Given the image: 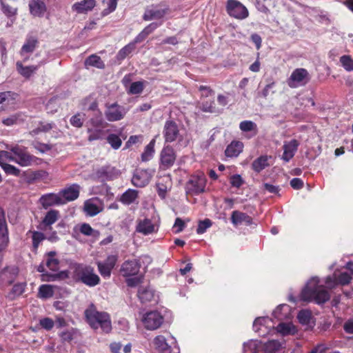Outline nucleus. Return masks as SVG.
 Segmentation results:
<instances>
[{"instance_id": "obj_1", "label": "nucleus", "mask_w": 353, "mask_h": 353, "mask_svg": "<svg viewBox=\"0 0 353 353\" xmlns=\"http://www.w3.org/2000/svg\"><path fill=\"white\" fill-rule=\"evenodd\" d=\"M87 323L94 330L101 329L102 332L109 333L112 330L110 314L106 312H100L94 304L90 303L84 311Z\"/></svg>"}, {"instance_id": "obj_2", "label": "nucleus", "mask_w": 353, "mask_h": 353, "mask_svg": "<svg viewBox=\"0 0 353 353\" xmlns=\"http://www.w3.org/2000/svg\"><path fill=\"white\" fill-rule=\"evenodd\" d=\"M319 283L318 277L312 278L302 290L300 294L301 300L307 302L314 301L317 304L327 302L330 298V294L323 285Z\"/></svg>"}, {"instance_id": "obj_3", "label": "nucleus", "mask_w": 353, "mask_h": 353, "mask_svg": "<svg viewBox=\"0 0 353 353\" xmlns=\"http://www.w3.org/2000/svg\"><path fill=\"white\" fill-rule=\"evenodd\" d=\"M73 278L88 287H94L99 284L100 278L94 272V270L90 265L82 263H76L72 267Z\"/></svg>"}, {"instance_id": "obj_4", "label": "nucleus", "mask_w": 353, "mask_h": 353, "mask_svg": "<svg viewBox=\"0 0 353 353\" xmlns=\"http://www.w3.org/2000/svg\"><path fill=\"white\" fill-rule=\"evenodd\" d=\"M1 157H4L21 166H29L34 160L33 156L30 155L25 148L19 146L12 148L10 152H2Z\"/></svg>"}, {"instance_id": "obj_5", "label": "nucleus", "mask_w": 353, "mask_h": 353, "mask_svg": "<svg viewBox=\"0 0 353 353\" xmlns=\"http://www.w3.org/2000/svg\"><path fill=\"white\" fill-rule=\"evenodd\" d=\"M207 179L203 174L190 176L185 184L187 194L199 195L205 192Z\"/></svg>"}, {"instance_id": "obj_6", "label": "nucleus", "mask_w": 353, "mask_h": 353, "mask_svg": "<svg viewBox=\"0 0 353 353\" xmlns=\"http://www.w3.org/2000/svg\"><path fill=\"white\" fill-rule=\"evenodd\" d=\"M310 81V75L305 68H296L287 80L288 85L291 88L305 86Z\"/></svg>"}, {"instance_id": "obj_7", "label": "nucleus", "mask_w": 353, "mask_h": 353, "mask_svg": "<svg viewBox=\"0 0 353 353\" xmlns=\"http://www.w3.org/2000/svg\"><path fill=\"white\" fill-rule=\"evenodd\" d=\"M228 14L236 19H245L249 15L247 8L237 0H228L226 3Z\"/></svg>"}, {"instance_id": "obj_8", "label": "nucleus", "mask_w": 353, "mask_h": 353, "mask_svg": "<svg viewBox=\"0 0 353 353\" xmlns=\"http://www.w3.org/2000/svg\"><path fill=\"white\" fill-rule=\"evenodd\" d=\"M141 321L146 330H155L161 326L164 318L158 311H150L143 316Z\"/></svg>"}, {"instance_id": "obj_9", "label": "nucleus", "mask_w": 353, "mask_h": 353, "mask_svg": "<svg viewBox=\"0 0 353 353\" xmlns=\"http://www.w3.org/2000/svg\"><path fill=\"white\" fill-rule=\"evenodd\" d=\"M125 114L126 110L125 108L117 103L106 105L105 117L108 121H120L124 117Z\"/></svg>"}, {"instance_id": "obj_10", "label": "nucleus", "mask_w": 353, "mask_h": 353, "mask_svg": "<svg viewBox=\"0 0 353 353\" xmlns=\"http://www.w3.org/2000/svg\"><path fill=\"white\" fill-rule=\"evenodd\" d=\"M163 135L165 143L176 141L180 137L176 123L172 120H167L163 126Z\"/></svg>"}, {"instance_id": "obj_11", "label": "nucleus", "mask_w": 353, "mask_h": 353, "mask_svg": "<svg viewBox=\"0 0 353 353\" xmlns=\"http://www.w3.org/2000/svg\"><path fill=\"white\" fill-rule=\"evenodd\" d=\"M154 349L159 353H179V348L176 344L174 347L169 345L163 335L156 336L152 341Z\"/></svg>"}, {"instance_id": "obj_12", "label": "nucleus", "mask_w": 353, "mask_h": 353, "mask_svg": "<svg viewBox=\"0 0 353 353\" xmlns=\"http://www.w3.org/2000/svg\"><path fill=\"white\" fill-rule=\"evenodd\" d=\"M176 158V152L173 148L165 145L160 154L161 167L164 170L170 168L174 165Z\"/></svg>"}, {"instance_id": "obj_13", "label": "nucleus", "mask_w": 353, "mask_h": 353, "mask_svg": "<svg viewBox=\"0 0 353 353\" xmlns=\"http://www.w3.org/2000/svg\"><path fill=\"white\" fill-rule=\"evenodd\" d=\"M64 199L59 194L55 193H48L43 194L39 199V203L45 210L55 205H64Z\"/></svg>"}, {"instance_id": "obj_14", "label": "nucleus", "mask_w": 353, "mask_h": 353, "mask_svg": "<svg viewBox=\"0 0 353 353\" xmlns=\"http://www.w3.org/2000/svg\"><path fill=\"white\" fill-rule=\"evenodd\" d=\"M152 173L150 170L137 169L132 178V183L134 186L142 188L149 183Z\"/></svg>"}, {"instance_id": "obj_15", "label": "nucleus", "mask_w": 353, "mask_h": 353, "mask_svg": "<svg viewBox=\"0 0 353 353\" xmlns=\"http://www.w3.org/2000/svg\"><path fill=\"white\" fill-rule=\"evenodd\" d=\"M170 11L168 6H165L163 8H158L157 6L152 5L146 8L143 15V19L144 21H151L153 19H161Z\"/></svg>"}, {"instance_id": "obj_16", "label": "nucleus", "mask_w": 353, "mask_h": 353, "mask_svg": "<svg viewBox=\"0 0 353 353\" xmlns=\"http://www.w3.org/2000/svg\"><path fill=\"white\" fill-rule=\"evenodd\" d=\"M117 261V256L110 255L105 261H98L97 263L99 272L103 277L108 278L110 276L112 270L114 268Z\"/></svg>"}, {"instance_id": "obj_17", "label": "nucleus", "mask_w": 353, "mask_h": 353, "mask_svg": "<svg viewBox=\"0 0 353 353\" xmlns=\"http://www.w3.org/2000/svg\"><path fill=\"white\" fill-rule=\"evenodd\" d=\"M141 264L139 260H128L121 265V272L125 277L137 275L140 270Z\"/></svg>"}, {"instance_id": "obj_18", "label": "nucleus", "mask_w": 353, "mask_h": 353, "mask_svg": "<svg viewBox=\"0 0 353 353\" xmlns=\"http://www.w3.org/2000/svg\"><path fill=\"white\" fill-rule=\"evenodd\" d=\"M299 142L296 139H292L290 141H285L283 145V153L281 159L285 162H289L295 155Z\"/></svg>"}, {"instance_id": "obj_19", "label": "nucleus", "mask_w": 353, "mask_h": 353, "mask_svg": "<svg viewBox=\"0 0 353 353\" xmlns=\"http://www.w3.org/2000/svg\"><path fill=\"white\" fill-rule=\"evenodd\" d=\"M80 186L74 183L68 188L59 191V194L64 199V204L68 201H72L77 199L79 195Z\"/></svg>"}, {"instance_id": "obj_20", "label": "nucleus", "mask_w": 353, "mask_h": 353, "mask_svg": "<svg viewBox=\"0 0 353 353\" xmlns=\"http://www.w3.org/2000/svg\"><path fill=\"white\" fill-rule=\"evenodd\" d=\"M95 6V0H81L74 3L72 6V10L79 14H85L91 11Z\"/></svg>"}, {"instance_id": "obj_21", "label": "nucleus", "mask_w": 353, "mask_h": 353, "mask_svg": "<svg viewBox=\"0 0 353 353\" xmlns=\"http://www.w3.org/2000/svg\"><path fill=\"white\" fill-rule=\"evenodd\" d=\"M8 240V231L5 212L3 209L0 207V243H1L3 247H6Z\"/></svg>"}, {"instance_id": "obj_22", "label": "nucleus", "mask_w": 353, "mask_h": 353, "mask_svg": "<svg viewBox=\"0 0 353 353\" xmlns=\"http://www.w3.org/2000/svg\"><path fill=\"white\" fill-rule=\"evenodd\" d=\"M29 8L30 14L34 17H42L46 10V4L41 0H30Z\"/></svg>"}, {"instance_id": "obj_23", "label": "nucleus", "mask_w": 353, "mask_h": 353, "mask_svg": "<svg viewBox=\"0 0 353 353\" xmlns=\"http://www.w3.org/2000/svg\"><path fill=\"white\" fill-rule=\"evenodd\" d=\"M243 143L239 141H234L229 144L225 150V154L228 157H236L243 151Z\"/></svg>"}, {"instance_id": "obj_24", "label": "nucleus", "mask_w": 353, "mask_h": 353, "mask_svg": "<svg viewBox=\"0 0 353 353\" xmlns=\"http://www.w3.org/2000/svg\"><path fill=\"white\" fill-rule=\"evenodd\" d=\"M139 192L134 189H128L119 199V201L125 205H129L138 199Z\"/></svg>"}, {"instance_id": "obj_25", "label": "nucleus", "mask_w": 353, "mask_h": 353, "mask_svg": "<svg viewBox=\"0 0 353 353\" xmlns=\"http://www.w3.org/2000/svg\"><path fill=\"white\" fill-rule=\"evenodd\" d=\"M231 221L234 225H238L243 222L247 225H250L252 223V219L250 216L237 210L232 212Z\"/></svg>"}, {"instance_id": "obj_26", "label": "nucleus", "mask_w": 353, "mask_h": 353, "mask_svg": "<svg viewBox=\"0 0 353 353\" xmlns=\"http://www.w3.org/2000/svg\"><path fill=\"white\" fill-rule=\"evenodd\" d=\"M38 40L34 37H28L21 49L20 54L23 56L25 53H31L34 51L38 46Z\"/></svg>"}, {"instance_id": "obj_27", "label": "nucleus", "mask_w": 353, "mask_h": 353, "mask_svg": "<svg viewBox=\"0 0 353 353\" xmlns=\"http://www.w3.org/2000/svg\"><path fill=\"white\" fill-rule=\"evenodd\" d=\"M17 72L23 77L29 79L38 70L37 65L24 66L22 63L17 61L16 63Z\"/></svg>"}, {"instance_id": "obj_28", "label": "nucleus", "mask_w": 353, "mask_h": 353, "mask_svg": "<svg viewBox=\"0 0 353 353\" xmlns=\"http://www.w3.org/2000/svg\"><path fill=\"white\" fill-rule=\"evenodd\" d=\"M270 157L267 155H262L256 159L252 163V168L253 170L259 173L265 168L269 166L268 159Z\"/></svg>"}, {"instance_id": "obj_29", "label": "nucleus", "mask_w": 353, "mask_h": 353, "mask_svg": "<svg viewBox=\"0 0 353 353\" xmlns=\"http://www.w3.org/2000/svg\"><path fill=\"white\" fill-rule=\"evenodd\" d=\"M137 231L147 235L154 232V225L150 219H145L139 222L137 227Z\"/></svg>"}, {"instance_id": "obj_30", "label": "nucleus", "mask_w": 353, "mask_h": 353, "mask_svg": "<svg viewBox=\"0 0 353 353\" xmlns=\"http://www.w3.org/2000/svg\"><path fill=\"white\" fill-rule=\"evenodd\" d=\"M23 114L17 112L2 119V123L6 126H13L24 121Z\"/></svg>"}, {"instance_id": "obj_31", "label": "nucleus", "mask_w": 353, "mask_h": 353, "mask_svg": "<svg viewBox=\"0 0 353 353\" xmlns=\"http://www.w3.org/2000/svg\"><path fill=\"white\" fill-rule=\"evenodd\" d=\"M138 296L142 303L150 302L154 296V291L150 288L140 287Z\"/></svg>"}, {"instance_id": "obj_32", "label": "nucleus", "mask_w": 353, "mask_h": 353, "mask_svg": "<svg viewBox=\"0 0 353 353\" xmlns=\"http://www.w3.org/2000/svg\"><path fill=\"white\" fill-rule=\"evenodd\" d=\"M154 145H155V140L153 139L145 147L144 151L141 154V156L142 161L147 162L153 158L154 154Z\"/></svg>"}, {"instance_id": "obj_33", "label": "nucleus", "mask_w": 353, "mask_h": 353, "mask_svg": "<svg viewBox=\"0 0 353 353\" xmlns=\"http://www.w3.org/2000/svg\"><path fill=\"white\" fill-rule=\"evenodd\" d=\"M84 63L86 67L93 66L99 69H103L105 68V64L101 60V57L96 54H92L89 56L85 60Z\"/></svg>"}, {"instance_id": "obj_34", "label": "nucleus", "mask_w": 353, "mask_h": 353, "mask_svg": "<svg viewBox=\"0 0 353 353\" xmlns=\"http://www.w3.org/2000/svg\"><path fill=\"white\" fill-rule=\"evenodd\" d=\"M59 212L57 210H50L45 215L42 223L45 226H50L54 224L59 218Z\"/></svg>"}, {"instance_id": "obj_35", "label": "nucleus", "mask_w": 353, "mask_h": 353, "mask_svg": "<svg viewBox=\"0 0 353 353\" xmlns=\"http://www.w3.org/2000/svg\"><path fill=\"white\" fill-rule=\"evenodd\" d=\"M56 252L51 251L48 253L46 266L52 271L57 272L59 270V261L55 258Z\"/></svg>"}, {"instance_id": "obj_36", "label": "nucleus", "mask_w": 353, "mask_h": 353, "mask_svg": "<svg viewBox=\"0 0 353 353\" xmlns=\"http://www.w3.org/2000/svg\"><path fill=\"white\" fill-rule=\"evenodd\" d=\"M68 274L67 271H61L57 274H50L48 272L41 274L42 281L50 282L54 281L61 278H68Z\"/></svg>"}, {"instance_id": "obj_37", "label": "nucleus", "mask_w": 353, "mask_h": 353, "mask_svg": "<svg viewBox=\"0 0 353 353\" xmlns=\"http://www.w3.org/2000/svg\"><path fill=\"white\" fill-rule=\"evenodd\" d=\"M55 126L54 123L40 121L39 126L30 132V135L35 136L41 132H48Z\"/></svg>"}, {"instance_id": "obj_38", "label": "nucleus", "mask_w": 353, "mask_h": 353, "mask_svg": "<svg viewBox=\"0 0 353 353\" xmlns=\"http://www.w3.org/2000/svg\"><path fill=\"white\" fill-rule=\"evenodd\" d=\"M32 234L33 250L36 252L39 244L45 239L46 236L43 233L38 231L29 230L27 232V234Z\"/></svg>"}, {"instance_id": "obj_39", "label": "nucleus", "mask_w": 353, "mask_h": 353, "mask_svg": "<svg viewBox=\"0 0 353 353\" xmlns=\"http://www.w3.org/2000/svg\"><path fill=\"white\" fill-rule=\"evenodd\" d=\"M269 321L268 318L266 317H259L256 318L253 323V328L256 332H259L260 336H265V332H262V329H266L265 323Z\"/></svg>"}, {"instance_id": "obj_40", "label": "nucleus", "mask_w": 353, "mask_h": 353, "mask_svg": "<svg viewBox=\"0 0 353 353\" xmlns=\"http://www.w3.org/2000/svg\"><path fill=\"white\" fill-rule=\"evenodd\" d=\"M92 128L104 129L107 126V123L104 121L101 112L91 118L89 121Z\"/></svg>"}, {"instance_id": "obj_41", "label": "nucleus", "mask_w": 353, "mask_h": 353, "mask_svg": "<svg viewBox=\"0 0 353 353\" xmlns=\"http://www.w3.org/2000/svg\"><path fill=\"white\" fill-rule=\"evenodd\" d=\"M54 295L53 287L50 285H41L39 288L38 296L46 299Z\"/></svg>"}, {"instance_id": "obj_42", "label": "nucleus", "mask_w": 353, "mask_h": 353, "mask_svg": "<svg viewBox=\"0 0 353 353\" xmlns=\"http://www.w3.org/2000/svg\"><path fill=\"white\" fill-rule=\"evenodd\" d=\"M14 93L10 91L0 92V111L5 110L10 101L14 99Z\"/></svg>"}, {"instance_id": "obj_43", "label": "nucleus", "mask_w": 353, "mask_h": 353, "mask_svg": "<svg viewBox=\"0 0 353 353\" xmlns=\"http://www.w3.org/2000/svg\"><path fill=\"white\" fill-rule=\"evenodd\" d=\"M103 129L102 128H88V132L89 136L88 137V141H92L102 139L103 136Z\"/></svg>"}, {"instance_id": "obj_44", "label": "nucleus", "mask_w": 353, "mask_h": 353, "mask_svg": "<svg viewBox=\"0 0 353 353\" xmlns=\"http://www.w3.org/2000/svg\"><path fill=\"white\" fill-rule=\"evenodd\" d=\"M239 128L242 132H248L254 131L255 134L257 131L256 124L252 121H243L239 123Z\"/></svg>"}, {"instance_id": "obj_45", "label": "nucleus", "mask_w": 353, "mask_h": 353, "mask_svg": "<svg viewBox=\"0 0 353 353\" xmlns=\"http://www.w3.org/2000/svg\"><path fill=\"white\" fill-rule=\"evenodd\" d=\"M0 165L8 175H12L14 176H19L20 175V170L12 165L7 163H1Z\"/></svg>"}, {"instance_id": "obj_46", "label": "nucleus", "mask_w": 353, "mask_h": 353, "mask_svg": "<svg viewBox=\"0 0 353 353\" xmlns=\"http://www.w3.org/2000/svg\"><path fill=\"white\" fill-rule=\"evenodd\" d=\"M84 210L86 214L94 216L99 213L100 210L98 206L90 201H87L84 203Z\"/></svg>"}, {"instance_id": "obj_47", "label": "nucleus", "mask_w": 353, "mask_h": 353, "mask_svg": "<svg viewBox=\"0 0 353 353\" xmlns=\"http://www.w3.org/2000/svg\"><path fill=\"white\" fill-rule=\"evenodd\" d=\"M144 89L143 81H135L131 83L128 94H141Z\"/></svg>"}, {"instance_id": "obj_48", "label": "nucleus", "mask_w": 353, "mask_h": 353, "mask_svg": "<svg viewBox=\"0 0 353 353\" xmlns=\"http://www.w3.org/2000/svg\"><path fill=\"white\" fill-rule=\"evenodd\" d=\"M135 48L134 43H130L122 48L117 54V59L119 60L124 59L128 54H130Z\"/></svg>"}, {"instance_id": "obj_49", "label": "nucleus", "mask_w": 353, "mask_h": 353, "mask_svg": "<svg viewBox=\"0 0 353 353\" xmlns=\"http://www.w3.org/2000/svg\"><path fill=\"white\" fill-rule=\"evenodd\" d=\"M80 232L85 236H97L99 234L97 230H94L88 223H83L79 228Z\"/></svg>"}, {"instance_id": "obj_50", "label": "nucleus", "mask_w": 353, "mask_h": 353, "mask_svg": "<svg viewBox=\"0 0 353 353\" xmlns=\"http://www.w3.org/2000/svg\"><path fill=\"white\" fill-rule=\"evenodd\" d=\"M281 345V343L278 340H270L265 343L264 348L266 352H272L279 350Z\"/></svg>"}, {"instance_id": "obj_51", "label": "nucleus", "mask_w": 353, "mask_h": 353, "mask_svg": "<svg viewBox=\"0 0 353 353\" xmlns=\"http://www.w3.org/2000/svg\"><path fill=\"white\" fill-rule=\"evenodd\" d=\"M107 141L114 150L119 149L122 143V141L120 137L115 134H109L107 137Z\"/></svg>"}, {"instance_id": "obj_52", "label": "nucleus", "mask_w": 353, "mask_h": 353, "mask_svg": "<svg viewBox=\"0 0 353 353\" xmlns=\"http://www.w3.org/2000/svg\"><path fill=\"white\" fill-rule=\"evenodd\" d=\"M311 318L310 312L306 310H301L297 315L299 323L303 325H308L310 323Z\"/></svg>"}, {"instance_id": "obj_53", "label": "nucleus", "mask_w": 353, "mask_h": 353, "mask_svg": "<svg viewBox=\"0 0 353 353\" xmlns=\"http://www.w3.org/2000/svg\"><path fill=\"white\" fill-rule=\"evenodd\" d=\"M26 284L23 283H19L14 285L11 292L9 294V296L14 299L16 296H20L23 294L25 290Z\"/></svg>"}, {"instance_id": "obj_54", "label": "nucleus", "mask_w": 353, "mask_h": 353, "mask_svg": "<svg viewBox=\"0 0 353 353\" xmlns=\"http://www.w3.org/2000/svg\"><path fill=\"white\" fill-rule=\"evenodd\" d=\"M340 62L347 71H353V59L348 55H343L340 58Z\"/></svg>"}, {"instance_id": "obj_55", "label": "nucleus", "mask_w": 353, "mask_h": 353, "mask_svg": "<svg viewBox=\"0 0 353 353\" xmlns=\"http://www.w3.org/2000/svg\"><path fill=\"white\" fill-rule=\"evenodd\" d=\"M212 225V221L209 219H205L199 223L196 228V233L199 234H203L208 228Z\"/></svg>"}, {"instance_id": "obj_56", "label": "nucleus", "mask_w": 353, "mask_h": 353, "mask_svg": "<svg viewBox=\"0 0 353 353\" xmlns=\"http://www.w3.org/2000/svg\"><path fill=\"white\" fill-rule=\"evenodd\" d=\"M70 124L75 128H81L83 125V120L82 115L80 113H77L73 115L70 120Z\"/></svg>"}, {"instance_id": "obj_57", "label": "nucleus", "mask_w": 353, "mask_h": 353, "mask_svg": "<svg viewBox=\"0 0 353 353\" xmlns=\"http://www.w3.org/2000/svg\"><path fill=\"white\" fill-rule=\"evenodd\" d=\"M352 280V276L347 272L341 273L337 277L338 284L345 285L348 284Z\"/></svg>"}, {"instance_id": "obj_58", "label": "nucleus", "mask_w": 353, "mask_h": 353, "mask_svg": "<svg viewBox=\"0 0 353 353\" xmlns=\"http://www.w3.org/2000/svg\"><path fill=\"white\" fill-rule=\"evenodd\" d=\"M40 325L46 330H50L54 325L53 320L50 318L46 317L40 319Z\"/></svg>"}, {"instance_id": "obj_59", "label": "nucleus", "mask_w": 353, "mask_h": 353, "mask_svg": "<svg viewBox=\"0 0 353 353\" xmlns=\"http://www.w3.org/2000/svg\"><path fill=\"white\" fill-rule=\"evenodd\" d=\"M162 23L153 22L147 26L141 32L145 36L148 37L153 31H154L159 26H161Z\"/></svg>"}, {"instance_id": "obj_60", "label": "nucleus", "mask_w": 353, "mask_h": 353, "mask_svg": "<svg viewBox=\"0 0 353 353\" xmlns=\"http://www.w3.org/2000/svg\"><path fill=\"white\" fill-rule=\"evenodd\" d=\"M162 23L153 22L147 26L141 32L145 36L148 37L153 31H154L159 26H161Z\"/></svg>"}, {"instance_id": "obj_61", "label": "nucleus", "mask_w": 353, "mask_h": 353, "mask_svg": "<svg viewBox=\"0 0 353 353\" xmlns=\"http://www.w3.org/2000/svg\"><path fill=\"white\" fill-rule=\"evenodd\" d=\"M244 181L239 174L232 175L230 178V183L232 187L240 188Z\"/></svg>"}, {"instance_id": "obj_62", "label": "nucleus", "mask_w": 353, "mask_h": 353, "mask_svg": "<svg viewBox=\"0 0 353 353\" xmlns=\"http://www.w3.org/2000/svg\"><path fill=\"white\" fill-rule=\"evenodd\" d=\"M117 6V0H109L108 3V8L104 9L102 14L103 15H107L112 12H114Z\"/></svg>"}, {"instance_id": "obj_63", "label": "nucleus", "mask_w": 353, "mask_h": 353, "mask_svg": "<svg viewBox=\"0 0 353 353\" xmlns=\"http://www.w3.org/2000/svg\"><path fill=\"white\" fill-rule=\"evenodd\" d=\"M1 5L3 13L8 17H12L16 14L17 8H12L10 6L3 3H2Z\"/></svg>"}, {"instance_id": "obj_64", "label": "nucleus", "mask_w": 353, "mask_h": 353, "mask_svg": "<svg viewBox=\"0 0 353 353\" xmlns=\"http://www.w3.org/2000/svg\"><path fill=\"white\" fill-rule=\"evenodd\" d=\"M290 185L294 190H300L303 187V181L299 178H294L290 181Z\"/></svg>"}]
</instances>
